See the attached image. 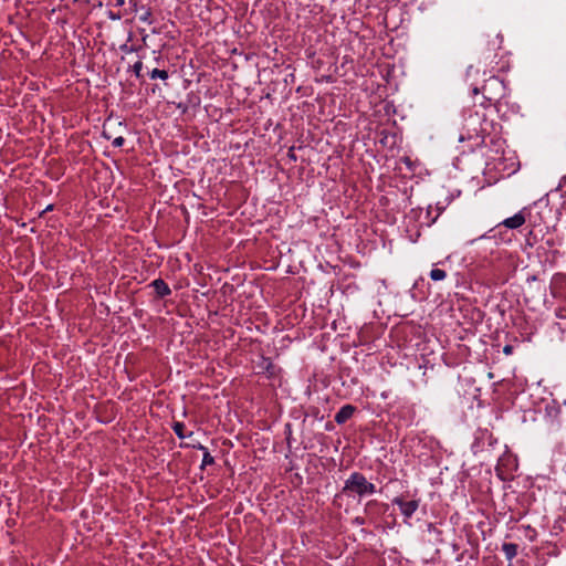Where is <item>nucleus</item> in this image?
<instances>
[{
  "instance_id": "obj_1",
  "label": "nucleus",
  "mask_w": 566,
  "mask_h": 566,
  "mask_svg": "<svg viewBox=\"0 0 566 566\" xmlns=\"http://www.w3.org/2000/svg\"><path fill=\"white\" fill-rule=\"evenodd\" d=\"M506 85L504 81H502L497 76L489 77L483 86L480 88L474 86L472 88V94L478 95L480 92L483 95V101L480 103L484 108L494 106L499 109L502 98L506 95Z\"/></svg>"
},
{
  "instance_id": "obj_2",
  "label": "nucleus",
  "mask_w": 566,
  "mask_h": 566,
  "mask_svg": "<svg viewBox=\"0 0 566 566\" xmlns=\"http://www.w3.org/2000/svg\"><path fill=\"white\" fill-rule=\"evenodd\" d=\"M342 492L347 496L364 497L376 492V485L360 472H353L345 481Z\"/></svg>"
},
{
  "instance_id": "obj_3",
  "label": "nucleus",
  "mask_w": 566,
  "mask_h": 566,
  "mask_svg": "<svg viewBox=\"0 0 566 566\" xmlns=\"http://www.w3.org/2000/svg\"><path fill=\"white\" fill-rule=\"evenodd\" d=\"M392 504L399 507L405 520H409L419 509L420 500L405 501L402 496H396L392 500Z\"/></svg>"
},
{
  "instance_id": "obj_4",
  "label": "nucleus",
  "mask_w": 566,
  "mask_h": 566,
  "mask_svg": "<svg viewBox=\"0 0 566 566\" xmlns=\"http://www.w3.org/2000/svg\"><path fill=\"white\" fill-rule=\"evenodd\" d=\"M493 127V122L488 120L484 116L480 122V128H473V134L469 133V139H475L476 145L484 144L485 138L490 135V128Z\"/></svg>"
},
{
  "instance_id": "obj_5",
  "label": "nucleus",
  "mask_w": 566,
  "mask_h": 566,
  "mask_svg": "<svg viewBox=\"0 0 566 566\" xmlns=\"http://www.w3.org/2000/svg\"><path fill=\"white\" fill-rule=\"evenodd\" d=\"M129 6H130V10L134 13L139 14L138 19L142 22H145L148 24L153 23V20H151L153 13H151V9L149 7L142 4L140 0H129Z\"/></svg>"
},
{
  "instance_id": "obj_6",
  "label": "nucleus",
  "mask_w": 566,
  "mask_h": 566,
  "mask_svg": "<svg viewBox=\"0 0 566 566\" xmlns=\"http://www.w3.org/2000/svg\"><path fill=\"white\" fill-rule=\"evenodd\" d=\"M526 213L530 214L528 209L527 208H523L522 210H520L514 216L504 219L500 223V226H504L505 228H509V229H518L520 227H522L525 223V221H526Z\"/></svg>"
},
{
  "instance_id": "obj_7",
  "label": "nucleus",
  "mask_w": 566,
  "mask_h": 566,
  "mask_svg": "<svg viewBox=\"0 0 566 566\" xmlns=\"http://www.w3.org/2000/svg\"><path fill=\"white\" fill-rule=\"evenodd\" d=\"M356 411V407L353 405H344L335 415V422L343 424L349 420Z\"/></svg>"
},
{
  "instance_id": "obj_8",
  "label": "nucleus",
  "mask_w": 566,
  "mask_h": 566,
  "mask_svg": "<svg viewBox=\"0 0 566 566\" xmlns=\"http://www.w3.org/2000/svg\"><path fill=\"white\" fill-rule=\"evenodd\" d=\"M158 297H166L171 294V290L163 279H156L150 284Z\"/></svg>"
},
{
  "instance_id": "obj_9",
  "label": "nucleus",
  "mask_w": 566,
  "mask_h": 566,
  "mask_svg": "<svg viewBox=\"0 0 566 566\" xmlns=\"http://www.w3.org/2000/svg\"><path fill=\"white\" fill-rule=\"evenodd\" d=\"M518 546L515 543H503L502 552L507 560H512L517 555Z\"/></svg>"
},
{
  "instance_id": "obj_10",
  "label": "nucleus",
  "mask_w": 566,
  "mask_h": 566,
  "mask_svg": "<svg viewBox=\"0 0 566 566\" xmlns=\"http://www.w3.org/2000/svg\"><path fill=\"white\" fill-rule=\"evenodd\" d=\"M172 430L179 439H185L186 437H190L192 432L188 434L185 433V424L182 422L176 421L172 423Z\"/></svg>"
},
{
  "instance_id": "obj_11",
  "label": "nucleus",
  "mask_w": 566,
  "mask_h": 566,
  "mask_svg": "<svg viewBox=\"0 0 566 566\" xmlns=\"http://www.w3.org/2000/svg\"><path fill=\"white\" fill-rule=\"evenodd\" d=\"M546 415L551 418V422H554L558 419L560 409L555 405H547L546 408Z\"/></svg>"
},
{
  "instance_id": "obj_12",
  "label": "nucleus",
  "mask_w": 566,
  "mask_h": 566,
  "mask_svg": "<svg viewBox=\"0 0 566 566\" xmlns=\"http://www.w3.org/2000/svg\"><path fill=\"white\" fill-rule=\"evenodd\" d=\"M480 441H483V442H484V441H488L489 446H491V447H492L494 443H496V442H497V440H496V439L492 436V433H490L489 431H483V432L481 433V437H479V438L476 439V444H479V443H480Z\"/></svg>"
},
{
  "instance_id": "obj_13",
  "label": "nucleus",
  "mask_w": 566,
  "mask_h": 566,
  "mask_svg": "<svg viewBox=\"0 0 566 566\" xmlns=\"http://www.w3.org/2000/svg\"><path fill=\"white\" fill-rule=\"evenodd\" d=\"M199 449L205 451L202 457V467L212 465L214 463V458L210 454L207 448L200 444Z\"/></svg>"
},
{
  "instance_id": "obj_14",
  "label": "nucleus",
  "mask_w": 566,
  "mask_h": 566,
  "mask_svg": "<svg viewBox=\"0 0 566 566\" xmlns=\"http://www.w3.org/2000/svg\"><path fill=\"white\" fill-rule=\"evenodd\" d=\"M447 277V272L441 269H432L430 271V279L432 281H442Z\"/></svg>"
},
{
  "instance_id": "obj_15",
  "label": "nucleus",
  "mask_w": 566,
  "mask_h": 566,
  "mask_svg": "<svg viewBox=\"0 0 566 566\" xmlns=\"http://www.w3.org/2000/svg\"><path fill=\"white\" fill-rule=\"evenodd\" d=\"M149 76L151 80H156V78H160V80H167L168 78V72L166 70H159V69H154L150 73H149Z\"/></svg>"
},
{
  "instance_id": "obj_16",
  "label": "nucleus",
  "mask_w": 566,
  "mask_h": 566,
  "mask_svg": "<svg viewBox=\"0 0 566 566\" xmlns=\"http://www.w3.org/2000/svg\"><path fill=\"white\" fill-rule=\"evenodd\" d=\"M502 42H503V38L501 34H495L494 39L491 41V44H492V50H497L501 48L502 45Z\"/></svg>"
},
{
  "instance_id": "obj_17",
  "label": "nucleus",
  "mask_w": 566,
  "mask_h": 566,
  "mask_svg": "<svg viewBox=\"0 0 566 566\" xmlns=\"http://www.w3.org/2000/svg\"><path fill=\"white\" fill-rule=\"evenodd\" d=\"M142 70H143V62H142V61H137L136 63H134V65H133V72H134V74H135L137 77H140V75H142Z\"/></svg>"
},
{
  "instance_id": "obj_18",
  "label": "nucleus",
  "mask_w": 566,
  "mask_h": 566,
  "mask_svg": "<svg viewBox=\"0 0 566 566\" xmlns=\"http://www.w3.org/2000/svg\"><path fill=\"white\" fill-rule=\"evenodd\" d=\"M125 143V138L123 136H118L116 137L113 142H112V145L114 147H122Z\"/></svg>"
},
{
  "instance_id": "obj_19",
  "label": "nucleus",
  "mask_w": 566,
  "mask_h": 566,
  "mask_svg": "<svg viewBox=\"0 0 566 566\" xmlns=\"http://www.w3.org/2000/svg\"><path fill=\"white\" fill-rule=\"evenodd\" d=\"M108 17H109V19H112V20H119V19H120V15H119V14H115V13H113L112 11L108 13Z\"/></svg>"
},
{
  "instance_id": "obj_20",
  "label": "nucleus",
  "mask_w": 566,
  "mask_h": 566,
  "mask_svg": "<svg viewBox=\"0 0 566 566\" xmlns=\"http://www.w3.org/2000/svg\"><path fill=\"white\" fill-rule=\"evenodd\" d=\"M503 352H504L506 355L511 354V353H512V346L506 345V346L504 347Z\"/></svg>"
},
{
  "instance_id": "obj_21",
  "label": "nucleus",
  "mask_w": 566,
  "mask_h": 566,
  "mask_svg": "<svg viewBox=\"0 0 566 566\" xmlns=\"http://www.w3.org/2000/svg\"><path fill=\"white\" fill-rule=\"evenodd\" d=\"M479 118H473V117H470L469 120H468V126H472L474 124V122H478Z\"/></svg>"
},
{
  "instance_id": "obj_22",
  "label": "nucleus",
  "mask_w": 566,
  "mask_h": 566,
  "mask_svg": "<svg viewBox=\"0 0 566 566\" xmlns=\"http://www.w3.org/2000/svg\"><path fill=\"white\" fill-rule=\"evenodd\" d=\"M124 3H125V0H115L116 7H122V6H124Z\"/></svg>"
},
{
  "instance_id": "obj_23",
  "label": "nucleus",
  "mask_w": 566,
  "mask_h": 566,
  "mask_svg": "<svg viewBox=\"0 0 566 566\" xmlns=\"http://www.w3.org/2000/svg\"><path fill=\"white\" fill-rule=\"evenodd\" d=\"M509 566H513L512 564H509Z\"/></svg>"
}]
</instances>
